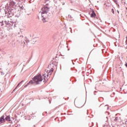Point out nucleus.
Instances as JSON below:
<instances>
[{
    "label": "nucleus",
    "instance_id": "7ed1b4c3",
    "mask_svg": "<svg viewBox=\"0 0 127 127\" xmlns=\"http://www.w3.org/2000/svg\"><path fill=\"white\" fill-rule=\"evenodd\" d=\"M49 10V8H48V7L47 6H45L44 7H43L42 8V10L41 11V12H45V13H47L48 12V11Z\"/></svg>",
    "mask_w": 127,
    "mask_h": 127
},
{
    "label": "nucleus",
    "instance_id": "6e6552de",
    "mask_svg": "<svg viewBox=\"0 0 127 127\" xmlns=\"http://www.w3.org/2000/svg\"><path fill=\"white\" fill-rule=\"evenodd\" d=\"M91 17H96V13L94 11H92V13L91 14Z\"/></svg>",
    "mask_w": 127,
    "mask_h": 127
},
{
    "label": "nucleus",
    "instance_id": "1a4fd4ad",
    "mask_svg": "<svg viewBox=\"0 0 127 127\" xmlns=\"http://www.w3.org/2000/svg\"><path fill=\"white\" fill-rule=\"evenodd\" d=\"M111 11H112V13H115V11H114V9L112 8L111 9Z\"/></svg>",
    "mask_w": 127,
    "mask_h": 127
},
{
    "label": "nucleus",
    "instance_id": "f03ea898",
    "mask_svg": "<svg viewBox=\"0 0 127 127\" xmlns=\"http://www.w3.org/2000/svg\"><path fill=\"white\" fill-rule=\"evenodd\" d=\"M75 106L76 108H82L84 106V103L82 101L75 102Z\"/></svg>",
    "mask_w": 127,
    "mask_h": 127
},
{
    "label": "nucleus",
    "instance_id": "20e7f679",
    "mask_svg": "<svg viewBox=\"0 0 127 127\" xmlns=\"http://www.w3.org/2000/svg\"><path fill=\"white\" fill-rule=\"evenodd\" d=\"M42 13V16L43 18V19H44V20H45V19H47V18H48V17H49V16H48V15H47V13H45V12H41Z\"/></svg>",
    "mask_w": 127,
    "mask_h": 127
},
{
    "label": "nucleus",
    "instance_id": "9d476101",
    "mask_svg": "<svg viewBox=\"0 0 127 127\" xmlns=\"http://www.w3.org/2000/svg\"><path fill=\"white\" fill-rule=\"evenodd\" d=\"M22 82H23V80H22V81H21L18 85L17 87H18V86H19V84H20V83H22Z\"/></svg>",
    "mask_w": 127,
    "mask_h": 127
},
{
    "label": "nucleus",
    "instance_id": "0eeeda50",
    "mask_svg": "<svg viewBox=\"0 0 127 127\" xmlns=\"http://www.w3.org/2000/svg\"><path fill=\"white\" fill-rule=\"evenodd\" d=\"M4 120L5 121H7V122H10V117H9V116H6Z\"/></svg>",
    "mask_w": 127,
    "mask_h": 127
},
{
    "label": "nucleus",
    "instance_id": "f8f14e48",
    "mask_svg": "<svg viewBox=\"0 0 127 127\" xmlns=\"http://www.w3.org/2000/svg\"><path fill=\"white\" fill-rule=\"evenodd\" d=\"M114 0V1H115V0Z\"/></svg>",
    "mask_w": 127,
    "mask_h": 127
},
{
    "label": "nucleus",
    "instance_id": "39448f33",
    "mask_svg": "<svg viewBox=\"0 0 127 127\" xmlns=\"http://www.w3.org/2000/svg\"><path fill=\"white\" fill-rule=\"evenodd\" d=\"M4 123H5V120L4 119V115H3L0 118V124Z\"/></svg>",
    "mask_w": 127,
    "mask_h": 127
},
{
    "label": "nucleus",
    "instance_id": "f257e3e1",
    "mask_svg": "<svg viewBox=\"0 0 127 127\" xmlns=\"http://www.w3.org/2000/svg\"><path fill=\"white\" fill-rule=\"evenodd\" d=\"M54 70V69H53V68H52L51 69L49 67L47 68L45 70V72L47 73V74L46 73H45L44 74H43V76L40 74L35 76L33 80L30 81L29 83L25 85L24 88H26L28 85H32V84H34V83H36V84H39L43 80H44V82H46L48 80L47 77H48L49 75H51Z\"/></svg>",
    "mask_w": 127,
    "mask_h": 127
},
{
    "label": "nucleus",
    "instance_id": "9b49d317",
    "mask_svg": "<svg viewBox=\"0 0 127 127\" xmlns=\"http://www.w3.org/2000/svg\"><path fill=\"white\" fill-rule=\"evenodd\" d=\"M70 17H71V15H69V17H70Z\"/></svg>",
    "mask_w": 127,
    "mask_h": 127
},
{
    "label": "nucleus",
    "instance_id": "423d86ee",
    "mask_svg": "<svg viewBox=\"0 0 127 127\" xmlns=\"http://www.w3.org/2000/svg\"><path fill=\"white\" fill-rule=\"evenodd\" d=\"M123 124L124 125L125 127H127V120L126 119L123 120Z\"/></svg>",
    "mask_w": 127,
    "mask_h": 127
}]
</instances>
